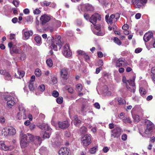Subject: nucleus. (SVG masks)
Here are the masks:
<instances>
[{
	"instance_id": "f257e3e1",
	"label": "nucleus",
	"mask_w": 155,
	"mask_h": 155,
	"mask_svg": "<svg viewBox=\"0 0 155 155\" xmlns=\"http://www.w3.org/2000/svg\"><path fill=\"white\" fill-rule=\"evenodd\" d=\"M15 97L14 92H12L8 94L5 93L4 95V98L7 101V104L8 107L11 108L15 104V102L13 100Z\"/></svg>"
},
{
	"instance_id": "f03ea898",
	"label": "nucleus",
	"mask_w": 155,
	"mask_h": 155,
	"mask_svg": "<svg viewBox=\"0 0 155 155\" xmlns=\"http://www.w3.org/2000/svg\"><path fill=\"white\" fill-rule=\"evenodd\" d=\"M61 37L58 36L55 40H52L51 48L54 50L57 51L58 49H60L61 48L62 43L61 41Z\"/></svg>"
},
{
	"instance_id": "7ed1b4c3",
	"label": "nucleus",
	"mask_w": 155,
	"mask_h": 155,
	"mask_svg": "<svg viewBox=\"0 0 155 155\" xmlns=\"http://www.w3.org/2000/svg\"><path fill=\"white\" fill-rule=\"evenodd\" d=\"M21 136L20 145L21 148H24L28 146L29 141L26 135L22 134Z\"/></svg>"
},
{
	"instance_id": "20e7f679",
	"label": "nucleus",
	"mask_w": 155,
	"mask_h": 155,
	"mask_svg": "<svg viewBox=\"0 0 155 155\" xmlns=\"http://www.w3.org/2000/svg\"><path fill=\"white\" fill-rule=\"evenodd\" d=\"M145 123L146 124V128L145 129L144 133L146 134H150L153 129L154 125L152 122L147 120Z\"/></svg>"
},
{
	"instance_id": "39448f33",
	"label": "nucleus",
	"mask_w": 155,
	"mask_h": 155,
	"mask_svg": "<svg viewBox=\"0 0 155 155\" xmlns=\"http://www.w3.org/2000/svg\"><path fill=\"white\" fill-rule=\"evenodd\" d=\"M81 140L83 145L87 146L91 143V138L90 135L86 134L82 136L81 138Z\"/></svg>"
},
{
	"instance_id": "423d86ee",
	"label": "nucleus",
	"mask_w": 155,
	"mask_h": 155,
	"mask_svg": "<svg viewBox=\"0 0 155 155\" xmlns=\"http://www.w3.org/2000/svg\"><path fill=\"white\" fill-rule=\"evenodd\" d=\"M111 137H114V138H118L120 137L121 133L123 132V130L120 127H115L114 129L112 130Z\"/></svg>"
},
{
	"instance_id": "0eeeda50",
	"label": "nucleus",
	"mask_w": 155,
	"mask_h": 155,
	"mask_svg": "<svg viewBox=\"0 0 155 155\" xmlns=\"http://www.w3.org/2000/svg\"><path fill=\"white\" fill-rule=\"evenodd\" d=\"M135 77H133V79L129 80H127V81L129 84L132 87H129L128 85L126 86V87L127 89L131 92L134 93L135 90V87H134V81L135 80Z\"/></svg>"
},
{
	"instance_id": "6e6552de",
	"label": "nucleus",
	"mask_w": 155,
	"mask_h": 155,
	"mask_svg": "<svg viewBox=\"0 0 155 155\" xmlns=\"http://www.w3.org/2000/svg\"><path fill=\"white\" fill-rule=\"evenodd\" d=\"M100 15L98 13H95L92 15L89 18V21L93 25H95L97 20H100Z\"/></svg>"
},
{
	"instance_id": "1a4fd4ad",
	"label": "nucleus",
	"mask_w": 155,
	"mask_h": 155,
	"mask_svg": "<svg viewBox=\"0 0 155 155\" xmlns=\"http://www.w3.org/2000/svg\"><path fill=\"white\" fill-rule=\"evenodd\" d=\"M62 53L66 57H70L72 55V53L69 49L68 44H66L64 46Z\"/></svg>"
},
{
	"instance_id": "9d476101",
	"label": "nucleus",
	"mask_w": 155,
	"mask_h": 155,
	"mask_svg": "<svg viewBox=\"0 0 155 155\" xmlns=\"http://www.w3.org/2000/svg\"><path fill=\"white\" fill-rule=\"evenodd\" d=\"M19 110L20 112L18 113L17 115V118L19 120H21L22 118L25 119L26 118V116L25 115V110L22 107H19Z\"/></svg>"
},
{
	"instance_id": "9b49d317",
	"label": "nucleus",
	"mask_w": 155,
	"mask_h": 155,
	"mask_svg": "<svg viewBox=\"0 0 155 155\" xmlns=\"http://www.w3.org/2000/svg\"><path fill=\"white\" fill-rule=\"evenodd\" d=\"M68 69L65 68H64L61 70L60 74L62 78L65 79L68 78L69 75L68 74Z\"/></svg>"
},
{
	"instance_id": "f8f14e48",
	"label": "nucleus",
	"mask_w": 155,
	"mask_h": 155,
	"mask_svg": "<svg viewBox=\"0 0 155 155\" xmlns=\"http://www.w3.org/2000/svg\"><path fill=\"white\" fill-rule=\"evenodd\" d=\"M127 65V64L126 63L125 59L122 60V58H119L116 62V66L117 67H124Z\"/></svg>"
},
{
	"instance_id": "ddd939ff",
	"label": "nucleus",
	"mask_w": 155,
	"mask_h": 155,
	"mask_svg": "<svg viewBox=\"0 0 155 155\" xmlns=\"http://www.w3.org/2000/svg\"><path fill=\"white\" fill-rule=\"evenodd\" d=\"M70 151V150L67 148H61L59 151V154L60 155H69Z\"/></svg>"
},
{
	"instance_id": "4468645a",
	"label": "nucleus",
	"mask_w": 155,
	"mask_h": 155,
	"mask_svg": "<svg viewBox=\"0 0 155 155\" xmlns=\"http://www.w3.org/2000/svg\"><path fill=\"white\" fill-rule=\"evenodd\" d=\"M58 125L59 127L62 129L67 128L69 126V124L67 121L59 122L58 123Z\"/></svg>"
},
{
	"instance_id": "2eb2a0df",
	"label": "nucleus",
	"mask_w": 155,
	"mask_h": 155,
	"mask_svg": "<svg viewBox=\"0 0 155 155\" xmlns=\"http://www.w3.org/2000/svg\"><path fill=\"white\" fill-rule=\"evenodd\" d=\"M50 17L46 15H42L40 18V20L43 24H46L50 20Z\"/></svg>"
},
{
	"instance_id": "dca6fc26",
	"label": "nucleus",
	"mask_w": 155,
	"mask_h": 155,
	"mask_svg": "<svg viewBox=\"0 0 155 155\" xmlns=\"http://www.w3.org/2000/svg\"><path fill=\"white\" fill-rule=\"evenodd\" d=\"M153 35L152 33H147L144 35L143 37V40L145 42L148 41L153 37Z\"/></svg>"
},
{
	"instance_id": "f3484780",
	"label": "nucleus",
	"mask_w": 155,
	"mask_h": 155,
	"mask_svg": "<svg viewBox=\"0 0 155 155\" xmlns=\"http://www.w3.org/2000/svg\"><path fill=\"white\" fill-rule=\"evenodd\" d=\"M39 127L41 130H44L46 131H51L52 130L48 126V124L43 123L39 126Z\"/></svg>"
},
{
	"instance_id": "a211bd4d",
	"label": "nucleus",
	"mask_w": 155,
	"mask_h": 155,
	"mask_svg": "<svg viewBox=\"0 0 155 155\" xmlns=\"http://www.w3.org/2000/svg\"><path fill=\"white\" fill-rule=\"evenodd\" d=\"M133 2L135 5L136 8H140L143 3L141 0H133Z\"/></svg>"
},
{
	"instance_id": "6ab92c4d",
	"label": "nucleus",
	"mask_w": 155,
	"mask_h": 155,
	"mask_svg": "<svg viewBox=\"0 0 155 155\" xmlns=\"http://www.w3.org/2000/svg\"><path fill=\"white\" fill-rule=\"evenodd\" d=\"M25 72L23 71L18 70L17 72L15 74L16 78H21L24 75Z\"/></svg>"
},
{
	"instance_id": "aec40b11",
	"label": "nucleus",
	"mask_w": 155,
	"mask_h": 155,
	"mask_svg": "<svg viewBox=\"0 0 155 155\" xmlns=\"http://www.w3.org/2000/svg\"><path fill=\"white\" fill-rule=\"evenodd\" d=\"M85 8L87 11H92L94 9L93 7L91 5L88 4L83 5L81 7V8Z\"/></svg>"
},
{
	"instance_id": "412c9836",
	"label": "nucleus",
	"mask_w": 155,
	"mask_h": 155,
	"mask_svg": "<svg viewBox=\"0 0 155 155\" xmlns=\"http://www.w3.org/2000/svg\"><path fill=\"white\" fill-rule=\"evenodd\" d=\"M33 34V32L31 31H25L24 33V36L26 39H28Z\"/></svg>"
},
{
	"instance_id": "4be33fe9",
	"label": "nucleus",
	"mask_w": 155,
	"mask_h": 155,
	"mask_svg": "<svg viewBox=\"0 0 155 155\" xmlns=\"http://www.w3.org/2000/svg\"><path fill=\"white\" fill-rule=\"evenodd\" d=\"M0 148L5 150H7L8 149V147L5 144L4 142L3 141H0Z\"/></svg>"
},
{
	"instance_id": "5701e85b",
	"label": "nucleus",
	"mask_w": 155,
	"mask_h": 155,
	"mask_svg": "<svg viewBox=\"0 0 155 155\" xmlns=\"http://www.w3.org/2000/svg\"><path fill=\"white\" fill-rule=\"evenodd\" d=\"M74 124L76 126H79V125L81 124V121L79 120L78 117L76 116H75L74 117Z\"/></svg>"
},
{
	"instance_id": "b1692460",
	"label": "nucleus",
	"mask_w": 155,
	"mask_h": 155,
	"mask_svg": "<svg viewBox=\"0 0 155 155\" xmlns=\"http://www.w3.org/2000/svg\"><path fill=\"white\" fill-rule=\"evenodd\" d=\"M9 135H14L16 133L15 129L12 127H10L8 129Z\"/></svg>"
},
{
	"instance_id": "393cba45",
	"label": "nucleus",
	"mask_w": 155,
	"mask_h": 155,
	"mask_svg": "<svg viewBox=\"0 0 155 155\" xmlns=\"http://www.w3.org/2000/svg\"><path fill=\"white\" fill-rule=\"evenodd\" d=\"M42 140L41 138L38 136L35 137L34 142L36 144L40 145L41 142Z\"/></svg>"
},
{
	"instance_id": "a878e982",
	"label": "nucleus",
	"mask_w": 155,
	"mask_h": 155,
	"mask_svg": "<svg viewBox=\"0 0 155 155\" xmlns=\"http://www.w3.org/2000/svg\"><path fill=\"white\" fill-rule=\"evenodd\" d=\"M94 33L97 36H103L105 34L104 31L100 30L98 31H93Z\"/></svg>"
},
{
	"instance_id": "bb28decb",
	"label": "nucleus",
	"mask_w": 155,
	"mask_h": 155,
	"mask_svg": "<svg viewBox=\"0 0 155 155\" xmlns=\"http://www.w3.org/2000/svg\"><path fill=\"white\" fill-rule=\"evenodd\" d=\"M98 147L97 146H95L90 148L89 151L91 154H94L96 152L97 149Z\"/></svg>"
},
{
	"instance_id": "cd10ccee",
	"label": "nucleus",
	"mask_w": 155,
	"mask_h": 155,
	"mask_svg": "<svg viewBox=\"0 0 155 155\" xmlns=\"http://www.w3.org/2000/svg\"><path fill=\"white\" fill-rule=\"evenodd\" d=\"M48 132H45L44 134H42V137L44 138H48L51 134V131H48Z\"/></svg>"
},
{
	"instance_id": "c85d7f7f",
	"label": "nucleus",
	"mask_w": 155,
	"mask_h": 155,
	"mask_svg": "<svg viewBox=\"0 0 155 155\" xmlns=\"http://www.w3.org/2000/svg\"><path fill=\"white\" fill-rule=\"evenodd\" d=\"M5 77V79L7 80H11L12 79V77L8 72H6L4 75Z\"/></svg>"
},
{
	"instance_id": "c756f323",
	"label": "nucleus",
	"mask_w": 155,
	"mask_h": 155,
	"mask_svg": "<svg viewBox=\"0 0 155 155\" xmlns=\"http://www.w3.org/2000/svg\"><path fill=\"white\" fill-rule=\"evenodd\" d=\"M115 100H117L119 104H123L125 103L126 102L124 100L121 98H117L115 99Z\"/></svg>"
},
{
	"instance_id": "7c9ffc66",
	"label": "nucleus",
	"mask_w": 155,
	"mask_h": 155,
	"mask_svg": "<svg viewBox=\"0 0 155 155\" xmlns=\"http://www.w3.org/2000/svg\"><path fill=\"white\" fill-rule=\"evenodd\" d=\"M46 64L48 66L51 67L53 65V62L52 60L50 58L48 59L46 61Z\"/></svg>"
},
{
	"instance_id": "2f4dec72",
	"label": "nucleus",
	"mask_w": 155,
	"mask_h": 155,
	"mask_svg": "<svg viewBox=\"0 0 155 155\" xmlns=\"http://www.w3.org/2000/svg\"><path fill=\"white\" fill-rule=\"evenodd\" d=\"M35 137L31 134L28 135L27 136V138L29 141V142L34 141Z\"/></svg>"
},
{
	"instance_id": "473e14b6",
	"label": "nucleus",
	"mask_w": 155,
	"mask_h": 155,
	"mask_svg": "<svg viewBox=\"0 0 155 155\" xmlns=\"http://www.w3.org/2000/svg\"><path fill=\"white\" fill-rule=\"evenodd\" d=\"M2 134L3 135L5 136H7L9 135L8 129L7 128H4L2 131Z\"/></svg>"
},
{
	"instance_id": "72a5a7b5",
	"label": "nucleus",
	"mask_w": 155,
	"mask_h": 155,
	"mask_svg": "<svg viewBox=\"0 0 155 155\" xmlns=\"http://www.w3.org/2000/svg\"><path fill=\"white\" fill-rule=\"evenodd\" d=\"M133 118L134 119V121L137 122H138L140 120L139 116L136 114L134 115H133Z\"/></svg>"
},
{
	"instance_id": "f704fd0d",
	"label": "nucleus",
	"mask_w": 155,
	"mask_h": 155,
	"mask_svg": "<svg viewBox=\"0 0 155 155\" xmlns=\"http://www.w3.org/2000/svg\"><path fill=\"white\" fill-rule=\"evenodd\" d=\"M35 74L37 76L39 77L41 75V70L37 68L35 71Z\"/></svg>"
},
{
	"instance_id": "c9c22d12",
	"label": "nucleus",
	"mask_w": 155,
	"mask_h": 155,
	"mask_svg": "<svg viewBox=\"0 0 155 155\" xmlns=\"http://www.w3.org/2000/svg\"><path fill=\"white\" fill-rule=\"evenodd\" d=\"M115 16L113 14H112L110 16L109 18V21L108 23L112 24L113 23V21L114 20V19L115 18Z\"/></svg>"
},
{
	"instance_id": "e433bc0d",
	"label": "nucleus",
	"mask_w": 155,
	"mask_h": 155,
	"mask_svg": "<svg viewBox=\"0 0 155 155\" xmlns=\"http://www.w3.org/2000/svg\"><path fill=\"white\" fill-rule=\"evenodd\" d=\"M28 87L31 91H33L34 90L35 87L33 86L34 83L29 82Z\"/></svg>"
},
{
	"instance_id": "4c0bfd02",
	"label": "nucleus",
	"mask_w": 155,
	"mask_h": 155,
	"mask_svg": "<svg viewBox=\"0 0 155 155\" xmlns=\"http://www.w3.org/2000/svg\"><path fill=\"white\" fill-rule=\"evenodd\" d=\"M114 42L118 45H121L122 43L120 40L117 38L115 37L114 39Z\"/></svg>"
},
{
	"instance_id": "58836bf2",
	"label": "nucleus",
	"mask_w": 155,
	"mask_h": 155,
	"mask_svg": "<svg viewBox=\"0 0 155 155\" xmlns=\"http://www.w3.org/2000/svg\"><path fill=\"white\" fill-rule=\"evenodd\" d=\"M76 88L78 92H80L82 90V86L81 84H79L76 86Z\"/></svg>"
},
{
	"instance_id": "ea45409f",
	"label": "nucleus",
	"mask_w": 155,
	"mask_h": 155,
	"mask_svg": "<svg viewBox=\"0 0 155 155\" xmlns=\"http://www.w3.org/2000/svg\"><path fill=\"white\" fill-rule=\"evenodd\" d=\"M63 101V98L61 97H58L56 99V101L58 104H61L62 103Z\"/></svg>"
},
{
	"instance_id": "a19ab883",
	"label": "nucleus",
	"mask_w": 155,
	"mask_h": 155,
	"mask_svg": "<svg viewBox=\"0 0 155 155\" xmlns=\"http://www.w3.org/2000/svg\"><path fill=\"white\" fill-rule=\"evenodd\" d=\"M45 89V86L43 84L41 85L38 87V90L41 92L43 91Z\"/></svg>"
},
{
	"instance_id": "79ce46f5",
	"label": "nucleus",
	"mask_w": 155,
	"mask_h": 155,
	"mask_svg": "<svg viewBox=\"0 0 155 155\" xmlns=\"http://www.w3.org/2000/svg\"><path fill=\"white\" fill-rule=\"evenodd\" d=\"M123 121L125 123H129L130 124L131 123V121L130 118L129 117H127L123 119Z\"/></svg>"
},
{
	"instance_id": "37998d69",
	"label": "nucleus",
	"mask_w": 155,
	"mask_h": 155,
	"mask_svg": "<svg viewBox=\"0 0 155 155\" xmlns=\"http://www.w3.org/2000/svg\"><path fill=\"white\" fill-rule=\"evenodd\" d=\"M139 91L141 95H143L145 94L146 93L145 90L143 87H140Z\"/></svg>"
},
{
	"instance_id": "c03bdc74",
	"label": "nucleus",
	"mask_w": 155,
	"mask_h": 155,
	"mask_svg": "<svg viewBox=\"0 0 155 155\" xmlns=\"http://www.w3.org/2000/svg\"><path fill=\"white\" fill-rule=\"evenodd\" d=\"M12 48L14 50L15 53L20 54L21 53V51L19 48H17L15 47H13Z\"/></svg>"
},
{
	"instance_id": "a18cd8bd",
	"label": "nucleus",
	"mask_w": 155,
	"mask_h": 155,
	"mask_svg": "<svg viewBox=\"0 0 155 155\" xmlns=\"http://www.w3.org/2000/svg\"><path fill=\"white\" fill-rule=\"evenodd\" d=\"M52 95L54 97H56L58 96L59 94L57 91L54 90L53 91Z\"/></svg>"
},
{
	"instance_id": "49530a36",
	"label": "nucleus",
	"mask_w": 155,
	"mask_h": 155,
	"mask_svg": "<svg viewBox=\"0 0 155 155\" xmlns=\"http://www.w3.org/2000/svg\"><path fill=\"white\" fill-rule=\"evenodd\" d=\"M87 128L85 127H82L81 128L80 130V131L81 133L83 134L87 131Z\"/></svg>"
},
{
	"instance_id": "de8ad7c7",
	"label": "nucleus",
	"mask_w": 155,
	"mask_h": 155,
	"mask_svg": "<svg viewBox=\"0 0 155 155\" xmlns=\"http://www.w3.org/2000/svg\"><path fill=\"white\" fill-rule=\"evenodd\" d=\"M35 40L37 43H40L41 41V37L39 36H36L35 38Z\"/></svg>"
},
{
	"instance_id": "09e8293b",
	"label": "nucleus",
	"mask_w": 155,
	"mask_h": 155,
	"mask_svg": "<svg viewBox=\"0 0 155 155\" xmlns=\"http://www.w3.org/2000/svg\"><path fill=\"white\" fill-rule=\"evenodd\" d=\"M151 72L152 74L151 76L153 78V77H155V76H154V74H155V67H153L151 69Z\"/></svg>"
},
{
	"instance_id": "8fccbe9b",
	"label": "nucleus",
	"mask_w": 155,
	"mask_h": 155,
	"mask_svg": "<svg viewBox=\"0 0 155 155\" xmlns=\"http://www.w3.org/2000/svg\"><path fill=\"white\" fill-rule=\"evenodd\" d=\"M77 52L78 54L81 55L83 56L84 55V54H85V53L84 52L81 50L77 51Z\"/></svg>"
},
{
	"instance_id": "3c124183",
	"label": "nucleus",
	"mask_w": 155,
	"mask_h": 155,
	"mask_svg": "<svg viewBox=\"0 0 155 155\" xmlns=\"http://www.w3.org/2000/svg\"><path fill=\"white\" fill-rule=\"evenodd\" d=\"M40 10L38 8L36 9L34 11V13L35 15H38L41 13Z\"/></svg>"
},
{
	"instance_id": "603ef678",
	"label": "nucleus",
	"mask_w": 155,
	"mask_h": 155,
	"mask_svg": "<svg viewBox=\"0 0 155 155\" xmlns=\"http://www.w3.org/2000/svg\"><path fill=\"white\" fill-rule=\"evenodd\" d=\"M26 20L27 21H33V18L32 16H28L26 18Z\"/></svg>"
},
{
	"instance_id": "864d4df0",
	"label": "nucleus",
	"mask_w": 155,
	"mask_h": 155,
	"mask_svg": "<svg viewBox=\"0 0 155 155\" xmlns=\"http://www.w3.org/2000/svg\"><path fill=\"white\" fill-rule=\"evenodd\" d=\"M52 81L53 84H56L57 82V78L55 77H53L52 78Z\"/></svg>"
},
{
	"instance_id": "5fc2aeb1",
	"label": "nucleus",
	"mask_w": 155,
	"mask_h": 155,
	"mask_svg": "<svg viewBox=\"0 0 155 155\" xmlns=\"http://www.w3.org/2000/svg\"><path fill=\"white\" fill-rule=\"evenodd\" d=\"M64 135L67 137H69L71 136L70 132L68 131H66L65 132Z\"/></svg>"
},
{
	"instance_id": "6e6d98bb",
	"label": "nucleus",
	"mask_w": 155,
	"mask_h": 155,
	"mask_svg": "<svg viewBox=\"0 0 155 155\" xmlns=\"http://www.w3.org/2000/svg\"><path fill=\"white\" fill-rule=\"evenodd\" d=\"M142 51V48H138L135 50V52L136 53H140Z\"/></svg>"
},
{
	"instance_id": "4d7b16f0",
	"label": "nucleus",
	"mask_w": 155,
	"mask_h": 155,
	"mask_svg": "<svg viewBox=\"0 0 155 155\" xmlns=\"http://www.w3.org/2000/svg\"><path fill=\"white\" fill-rule=\"evenodd\" d=\"M19 3V2L16 0H14L12 2V3L16 7H17L18 6Z\"/></svg>"
},
{
	"instance_id": "13d9d810",
	"label": "nucleus",
	"mask_w": 155,
	"mask_h": 155,
	"mask_svg": "<svg viewBox=\"0 0 155 155\" xmlns=\"http://www.w3.org/2000/svg\"><path fill=\"white\" fill-rule=\"evenodd\" d=\"M43 4L44 6H48L49 5L51 4V2H48L47 1H45L43 2Z\"/></svg>"
},
{
	"instance_id": "bf43d9fd",
	"label": "nucleus",
	"mask_w": 155,
	"mask_h": 155,
	"mask_svg": "<svg viewBox=\"0 0 155 155\" xmlns=\"http://www.w3.org/2000/svg\"><path fill=\"white\" fill-rule=\"evenodd\" d=\"M83 56L86 61H87L89 60V57L88 55L86 54V53L84 54V55Z\"/></svg>"
},
{
	"instance_id": "052dcab7",
	"label": "nucleus",
	"mask_w": 155,
	"mask_h": 155,
	"mask_svg": "<svg viewBox=\"0 0 155 155\" xmlns=\"http://www.w3.org/2000/svg\"><path fill=\"white\" fill-rule=\"evenodd\" d=\"M127 136L126 134H123L121 137V139L123 140H125L127 139Z\"/></svg>"
},
{
	"instance_id": "680f3d73",
	"label": "nucleus",
	"mask_w": 155,
	"mask_h": 155,
	"mask_svg": "<svg viewBox=\"0 0 155 155\" xmlns=\"http://www.w3.org/2000/svg\"><path fill=\"white\" fill-rule=\"evenodd\" d=\"M5 119L4 117H0V123L3 124L5 122Z\"/></svg>"
},
{
	"instance_id": "e2e57ef3",
	"label": "nucleus",
	"mask_w": 155,
	"mask_h": 155,
	"mask_svg": "<svg viewBox=\"0 0 155 155\" xmlns=\"http://www.w3.org/2000/svg\"><path fill=\"white\" fill-rule=\"evenodd\" d=\"M102 68L101 67H99L98 68H97L96 69V73L97 74H98L100 72V71L102 70Z\"/></svg>"
},
{
	"instance_id": "0e129e2a",
	"label": "nucleus",
	"mask_w": 155,
	"mask_h": 155,
	"mask_svg": "<svg viewBox=\"0 0 155 155\" xmlns=\"http://www.w3.org/2000/svg\"><path fill=\"white\" fill-rule=\"evenodd\" d=\"M94 105L95 107L98 109H99L100 108V106L99 104L98 103H96L94 104Z\"/></svg>"
},
{
	"instance_id": "69168bd1",
	"label": "nucleus",
	"mask_w": 155,
	"mask_h": 155,
	"mask_svg": "<svg viewBox=\"0 0 155 155\" xmlns=\"http://www.w3.org/2000/svg\"><path fill=\"white\" fill-rule=\"evenodd\" d=\"M35 125L33 124H31L30 125V128L31 130H33L35 128Z\"/></svg>"
},
{
	"instance_id": "338daca9",
	"label": "nucleus",
	"mask_w": 155,
	"mask_h": 155,
	"mask_svg": "<svg viewBox=\"0 0 155 155\" xmlns=\"http://www.w3.org/2000/svg\"><path fill=\"white\" fill-rule=\"evenodd\" d=\"M141 16V15L140 13H137L135 16V18L137 19H139L140 18Z\"/></svg>"
},
{
	"instance_id": "774afa93",
	"label": "nucleus",
	"mask_w": 155,
	"mask_h": 155,
	"mask_svg": "<svg viewBox=\"0 0 155 155\" xmlns=\"http://www.w3.org/2000/svg\"><path fill=\"white\" fill-rule=\"evenodd\" d=\"M128 25L127 24H125L122 27V28L123 29L125 30H127L128 28Z\"/></svg>"
}]
</instances>
